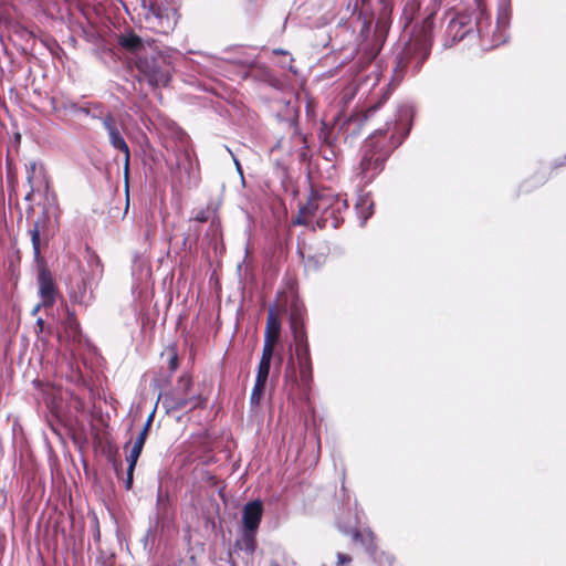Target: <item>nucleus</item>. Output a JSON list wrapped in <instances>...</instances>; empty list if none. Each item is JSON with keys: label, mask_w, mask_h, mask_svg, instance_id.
I'll return each instance as SVG.
<instances>
[{"label": "nucleus", "mask_w": 566, "mask_h": 566, "mask_svg": "<svg viewBox=\"0 0 566 566\" xmlns=\"http://www.w3.org/2000/svg\"><path fill=\"white\" fill-rule=\"evenodd\" d=\"M512 17L511 0L497 1V15L495 25L492 24L491 15L486 8L478 3L474 17L467 13H459L453 17L447 25L444 33V46L451 48L465 39L472 40L476 36L481 45L495 48L509 39V27Z\"/></svg>", "instance_id": "f257e3e1"}, {"label": "nucleus", "mask_w": 566, "mask_h": 566, "mask_svg": "<svg viewBox=\"0 0 566 566\" xmlns=\"http://www.w3.org/2000/svg\"><path fill=\"white\" fill-rule=\"evenodd\" d=\"M411 109L402 105L397 109V118L387 120L384 128L376 129L361 147V159L357 176L364 185L370 184L382 170L391 153L408 136Z\"/></svg>", "instance_id": "f03ea898"}, {"label": "nucleus", "mask_w": 566, "mask_h": 566, "mask_svg": "<svg viewBox=\"0 0 566 566\" xmlns=\"http://www.w3.org/2000/svg\"><path fill=\"white\" fill-rule=\"evenodd\" d=\"M432 28L433 21L431 17H428L420 25L415 27L409 40L397 49L391 83L398 85L407 74L415 75L420 71L430 55Z\"/></svg>", "instance_id": "7ed1b4c3"}, {"label": "nucleus", "mask_w": 566, "mask_h": 566, "mask_svg": "<svg viewBox=\"0 0 566 566\" xmlns=\"http://www.w3.org/2000/svg\"><path fill=\"white\" fill-rule=\"evenodd\" d=\"M192 379L188 375L179 377L177 385L171 390L160 394L158 400H161L166 413L205 407L206 399L200 394H191Z\"/></svg>", "instance_id": "20e7f679"}, {"label": "nucleus", "mask_w": 566, "mask_h": 566, "mask_svg": "<svg viewBox=\"0 0 566 566\" xmlns=\"http://www.w3.org/2000/svg\"><path fill=\"white\" fill-rule=\"evenodd\" d=\"M139 82L145 81L150 87L167 86L171 78V67L160 52L139 54L135 60Z\"/></svg>", "instance_id": "39448f33"}, {"label": "nucleus", "mask_w": 566, "mask_h": 566, "mask_svg": "<svg viewBox=\"0 0 566 566\" xmlns=\"http://www.w3.org/2000/svg\"><path fill=\"white\" fill-rule=\"evenodd\" d=\"M142 8L146 28L160 34H168L175 29L177 10L174 7L163 1L143 0Z\"/></svg>", "instance_id": "423d86ee"}, {"label": "nucleus", "mask_w": 566, "mask_h": 566, "mask_svg": "<svg viewBox=\"0 0 566 566\" xmlns=\"http://www.w3.org/2000/svg\"><path fill=\"white\" fill-rule=\"evenodd\" d=\"M295 344V358L300 371L301 382L304 389H310L313 380V367L307 342V334L297 332L293 335Z\"/></svg>", "instance_id": "0eeeda50"}, {"label": "nucleus", "mask_w": 566, "mask_h": 566, "mask_svg": "<svg viewBox=\"0 0 566 566\" xmlns=\"http://www.w3.org/2000/svg\"><path fill=\"white\" fill-rule=\"evenodd\" d=\"M103 127L107 134L109 145L115 150L124 154V175L127 180L129 174L130 150L123 134V130L125 129L124 124L119 123L115 116H113L105 119Z\"/></svg>", "instance_id": "6e6552de"}, {"label": "nucleus", "mask_w": 566, "mask_h": 566, "mask_svg": "<svg viewBox=\"0 0 566 566\" xmlns=\"http://www.w3.org/2000/svg\"><path fill=\"white\" fill-rule=\"evenodd\" d=\"M256 549V533L242 531L240 535L235 539L232 548L229 552V564L230 566H237L235 560L233 559V554L242 553V559L244 563H250L252 560L253 554Z\"/></svg>", "instance_id": "1a4fd4ad"}, {"label": "nucleus", "mask_w": 566, "mask_h": 566, "mask_svg": "<svg viewBox=\"0 0 566 566\" xmlns=\"http://www.w3.org/2000/svg\"><path fill=\"white\" fill-rule=\"evenodd\" d=\"M39 295L43 300L44 307H50L55 303L57 289L51 271L46 264L36 265Z\"/></svg>", "instance_id": "9d476101"}, {"label": "nucleus", "mask_w": 566, "mask_h": 566, "mask_svg": "<svg viewBox=\"0 0 566 566\" xmlns=\"http://www.w3.org/2000/svg\"><path fill=\"white\" fill-rule=\"evenodd\" d=\"M345 197L335 193L329 189H323L316 192H312L307 203L305 205V211H313V216L316 217L325 210L331 209L336 205V200H343Z\"/></svg>", "instance_id": "9b49d317"}, {"label": "nucleus", "mask_w": 566, "mask_h": 566, "mask_svg": "<svg viewBox=\"0 0 566 566\" xmlns=\"http://www.w3.org/2000/svg\"><path fill=\"white\" fill-rule=\"evenodd\" d=\"M348 209L347 199L336 200V205L328 210L319 213L316 220V224L318 228H327L337 229L340 223L344 221V212Z\"/></svg>", "instance_id": "f8f14e48"}, {"label": "nucleus", "mask_w": 566, "mask_h": 566, "mask_svg": "<svg viewBox=\"0 0 566 566\" xmlns=\"http://www.w3.org/2000/svg\"><path fill=\"white\" fill-rule=\"evenodd\" d=\"M263 515V503L260 500L248 502L242 510V531L258 533Z\"/></svg>", "instance_id": "ddd939ff"}, {"label": "nucleus", "mask_w": 566, "mask_h": 566, "mask_svg": "<svg viewBox=\"0 0 566 566\" xmlns=\"http://www.w3.org/2000/svg\"><path fill=\"white\" fill-rule=\"evenodd\" d=\"M290 311V327L292 335L295 333H306L305 323H304V313L305 307L304 304L300 301L297 296H293L289 303Z\"/></svg>", "instance_id": "4468645a"}, {"label": "nucleus", "mask_w": 566, "mask_h": 566, "mask_svg": "<svg viewBox=\"0 0 566 566\" xmlns=\"http://www.w3.org/2000/svg\"><path fill=\"white\" fill-rule=\"evenodd\" d=\"M355 209L360 220V226H365L367 220L374 214V201L368 192L361 190L358 193Z\"/></svg>", "instance_id": "2eb2a0df"}, {"label": "nucleus", "mask_w": 566, "mask_h": 566, "mask_svg": "<svg viewBox=\"0 0 566 566\" xmlns=\"http://www.w3.org/2000/svg\"><path fill=\"white\" fill-rule=\"evenodd\" d=\"M62 328L69 342L81 340V326L73 312L67 311L66 317L62 321Z\"/></svg>", "instance_id": "dca6fc26"}, {"label": "nucleus", "mask_w": 566, "mask_h": 566, "mask_svg": "<svg viewBox=\"0 0 566 566\" xmlns=\"http://www.w3.org/2000/svg\"><path fill=\"white\" fill-rule=\"evenodd\" d=\"M119 44L123 49L136 53V57L139 54L147 53L145 50L144 40L135 33H127L119 38Z\"/></svg>", "instance_id": "f3484780"}, {"label": "nucleus", "mask_w": 566, "mask_h": 566, "mask_svg": "<svg viewBox=\"0 0 566 566\" xmlns=\"http://www.w3.org/2000/svg\"><path fill=\"white\" fill-rule=\"evenodd\" d=\"M50 104L52 106L53 112L60 113H71L73 115H76L77 106L78 104L74 101H72L69 97L62 96L61 98L57 97H51Z\"/></svg>", "instance_id": "a211bd4d"}, {"label": "nucleus", "mask_w": 566, "mask_h": 566, "mask_svg": "<svg viewBox=\"0 0 566 566\" xmlns=\"http://www.w3.org/2000/svg\"><path fill=\"white\" fill-rule=\"evenodd\" d=\"M266 382L268 378L255 376V382L250 396L251 408H256L260 405L264 395Z\"/></svg>", "instance_id": "6ab92c4d"}, {"label": "nucleus", "mask_w": 566, "mask_h": 566, "mask_svg": "<svg viewBox=\"0 0 566 566\" xmlns=\"http://www.w3.org/2000/svg\"><path fill=\"white\" fill-rule=\"evenodd\" d=\"M49 221V217L45 213H42L29 228V231H36L38 233L43 234L44 245H48L50 240Z\"/></svg>", "instance_id": "aec40b11"}, {"label": "nucleus", "mask_w": 566, "mask_h": 566, "mask_svg": "<svg viewBox=\"0 0 566 566\" xmlns=\"http://www.w3.org/2000/svg\"><path fill=\"white\" fill-rule=\"evenodd\" d=\"M29 234L32 243L34 263L36 265H41L45 263V260L41 254V247L44 244L43 234H40L36 231H29Z\"/></svg>", "instance_id": "412c9836"}, {"label": "nucleus", "mask_w": 566, "mask_h": 566, "mask_svg": "<svg viewBox=\"0 0 566 566\" xmlns=\"http://www.w3.org/2000/svg\"><path fill=\"white\" fill-rule=\"evenodd\" d=\"M70 297L74 303L87 306L92 301V291H88L85 282H82L77 290L71 292Z\"/></svg>", "instance_id": "4be33fe9"}, {"label": "nucleus", "mask_w": 566, "mask_h": 566, "mask_svg": "<svg viewBox=\"0 0 566 566\" xmlns=\"http://www.w3.org/2000/svg\"><path fill=\"white\" fill-rule=\"evenodd\" d=\"M147 439V436L145 432H139L137 438L135 439L132 449L129 451V454L126 457L127 463H135L137 464L138 458L142 454L145 441Z\"/></svg>", "instance_id": "5701e85b"}, {"label": "nucleus", "mask_w": 566, "mask_h": 566, "mask_svg": "<svg viewBox=\"0 0 566 566\" xmlns=\"http://www.w3.org/2000/svg\"><path fill=\"white\" fill-rule=\"evenodd\" d=\"M170 506V496L167 492H165L159 485L157 491V499H156V510H157V517H165L168 512V507Z\"/></svg>", "instance_id": "b1692460"}, {"label": "nucleus", "mask_w": 566, "mask_h": 566, "mask_svg": "<svg viewBox=\"0 0 566 566\" xmlns=\"http://www.w3.org/2000/svg\"><path fill=\"white\" fill-rule=\"evenodd\" d=\"M90 104V118L101 120L104 125L107 117H113V113L107 111L105 106L99 102H88Z\"/></svg>", "instance_id": "393cba45"}, {"label": "nucleus", "mask_w": 566, "mask_h": 566, "mask_svg": "<svg viewBox=\"0 0 566 566\" xmlns=\"http://www.w3.org/2000/svg\"><path fill=\"white\" fill-rule=\"evenodd\" d=\"M273 356L274 353L262 350L261 359L256 369V376L269 379Z\"/></svg>", "instance_id": "a878e982"}, {"label": "nucleus", "mask_w": 566, "mask_h": 566, "mask_svg": "<svg viewBox=\"0 0 566 566\" xmlns=\"http://www.w3.org/2000/svg\"><path fill=\"white\" fill-rule=\"evenodd\" d=\"M281 322L275 313V308L271 307L268 313L266 326L264 333L280 335Z\"/></svg>", "instance_id": "bb28decb"}, {"label": "nucleus", "mask_w": 566, "mask_h": 566, "mask_svg": "<svg viewBox=\"0 0 566 566\" xmlns=\"http://www.w3.org/2000/svg\"><path fill=\"white\" fill-rule=\"evenodd\" d=\"M230 62L245 66L248 69H253L256 66V59L250 54H240L232 59H229Z\"/></svg>", "instance_id": "cd10ccee"}, {"label": "nucleus", "mask_w": 566, "mask_h": 566, "mask_svg": "<svg viewBox=\"0 0 566 566\" xmlns=\"http://www.w3.org/2000/svg\"><path fill=\"white\" fill-rule=\"evenodd\" d=\"M302 258L304 261V265L313 270H318L325 262V258L322 254L304 256V254L302 253Z\"/></svg>", "instance_id": "c85d7f7f"}, {"label": "nucleus", "mask_w": 566, "mask_h": 566, "mask_svg": "<svg viewBox=\"0 0 566 566\" xmlns=\"http://www.w3.org/2000/svg\"><path fill=\"white\" fill-rule=\"evenodd\" d=\"M314 217L313 211H305V205L300 208L298 214L293 220V224L295 226H306L307 224V218Z\"/></svg>", "instance_id": "c756f323"}, {"label": "nucleus", "mask_w": 566, "mask_h": 566, "mask_svg": "<svg viewBox=\"0 0 566 566\" xmlns=\"http://www.w3.org/2000/svg\"><path fill=\"white\" fill-rule=\"evenodd\" d=\"M279 339V335L264 333V344L263 352H272L274 353L275 344Z\"/></svg>", "instance_id": "7c9ffc66"}, {"label": "nucleus", "mask_w": 566, "mask_h": 566, "mask_svg": "<svg viewBox=\"0 0 566 566\" xmlns=\"http://www.w3.org/2000/svg\"><path fill=\"white\" fill-rule=\"evenodd\" d=\"M285 380L291 381L293 385H297V378H296V374H295V365H294L293 357L290 358V360L286 365Z\"/></svg>", "instance_id": "2f4dec72"}, {"label": "nucleus", "mask_w": 566, "mask_h": 566, "mask_svg": "<svg viewBox=\"0 0 566 566\" xmlns=\"http://www.w3.org/2000/svg\"><path fill=\"white\" fill-rule=\"evenodd\" d=\"M136 468L135 463H128L126 478L124 479V486L128 491L133 488L134 483V470Z\"/></svg>", "instance_id": "473e14b6"}, {"label": "nucleus", "mask_w": 566, "mask_h": 566, "mask_svg": "<svg viewBox=\"0 0 566 566\" xmlns=\"http://www.w3.org/2000/svg\"><path fill=\"white\" fill-rule=\"evenodd\" d=\"M178 366H179L178 356L174 349H170L169 358H168V369H169L170 375L174 374L178 369Z\"/></svg>", "instance_id": "72a5a7b5"}, {"label": "nucleus", "mask_w": 566, "mask_h": 566, "mask_svg": "<svg viewBox=\"0 0 566 566\" xmlns=\"http://www.w3.org/2000/svg\"><path fill=\"white\" fill-rule=\"evenodd\" d=\"M336 557H337L336 566H345V565H348L352 563V557L347 554L338 552L336 554Z\"/></svg>", "instance_id": "f704fd0d"}, {"label": "nucleus", "mask_w": 566, "mask_h": 566, "mask_svg": "<svg viewBox=\"0 0 566 566\" xmlns=\"http://www.w3.org/2000/svg\"><path fill=\"white\" fill-rule=\"evenodd\" d=\"M155 412H156V408L149 413V416L146 419V422L144 423L143 429L140 430V432H145L146 436H148V432H149L150 427L153 424Z\"/></svg>", "instance_id": "c9c22d12"}, {"label": "nucleus", "mask_w": 566, "mask_h": 566, "mask_svg": "<svg viewBox=\"0 0 566 566\" xmlns=\"http://www.w3.org/2000/svg\"><path fill=\"white\" fill-rule=\"evenodd\" d=\"M224 148L232 156L234 165H235V168H237V171L239 172V175L243 179V170H242V166H241L239 159L234 156V154L232 153V150L228 146H224Z\"/></svg>", "instance_id": "e433bc0d"}, {"label": "nucleus", "mask_w": 566, "mask_h": 566, "mask_svg": "<svg viewBox=\"0 0 566 566\" xmlns=\"http://www.w3.org/2000/svg\"><path fill=\"white\" fill-rule=\"evenodd\" d=\"M209 219V216H208V211L207 210H199L195 217H193V220L198 221V222H206L208 221Z\"/></svg>", "instance_id": "4c0bfd02"}, {"label": "nucleus", "mask_w": 566, "mask_h": 566, "mask_svg": "<svg viewBox=\"0 0 566 566\" xmlns=\"http://www.w3.org/2000/svg\"><path fill=\"white\" fill-rule=\"evenodd\" d=\"M294 59L292 55H290L289 62H282L281 67L287 69L293 74H297V70L293 65Z\"/></svg>", "instance_id": "58836bf2"}, {"label": "nucleus", "mask_w": 566, "mask_h": 566, "mask_svg": "<svg viewBox=\"0 0 566 566\" xmlns=\"http://www.w3.org/2000/svg\"><path fill=\"white\" fill-rule=\"evenodd\" d=\"M90 113L91 112H90V104H88V102L85 103L84 105H78L77 106L76 115L77 114H83V115L90 117Z\"/></svg>", "instance_id": "ea45409f"}, {"label": "nucleus", "mask_w": 566, "mask_h": 566, "mask_svg": "<svg viewBox=\"0 0 566 566\" xmlns=\"http://www.w3.org/2000/svg\"><path fill=\"white\" fill-rule=\"evenodd\" d=\"M386 98H387V95H384V96H382V99H381L379 103H377V104H376V105H374V106H370V107H369V109H368V114H369V115H371L373 113H375V112L377 111V108H379V107H380V104H381V103H384V101H385Z\"/></svg>", "instance_id": "a19ab883"}, {"label": "nucleus", "mask_w": 566, "mask_h": 566, "mask_svg": "<svg viewBox=\"0 0 566 566\" xmlns=\"http://www.w3.org/2000/svg\"><path fill=\"white\" fill-rule=\"evenodd\" d=\"M41 307H44L43 301L33 307L31 315H36Z\"/></svg>", "instance_id": "79ce46f5"}, {"label": "nucleus", "mask_w": 566, "mask_h": 566, "mask_svg": "<svg viewBox=\"0 0 566 566\" xmlns=\"http://www.w3.org/2000/svg\"><path fill=\"white\" fill-rule=\"evenodd\" d=\"M36 327H39V331H38L39 333L43 332V328H44V321H43V318L39 317L36 319Z\"/></svg>", "instance_id": "37998d69"}, {"label": "nucleus", "mask_w": 566, "mask_h": 566, "mask_svg": "<svg viewBox=\"0 0 566 566\" xmlns=\"http://www.w3.org/2000/svg\"><path fill=\"white\" fill-rule=\"evenodd\" d=\"M352 536H353V539L356 541V542L361 541V537H363L361 533L359 531H357V530H355L353 532Z\"/></svg>", "instance_id": "c03bdc74"}, {"label": "nucleus", "mask_w": 566, "mask_h": 566, "mask_svg": "<svg viewBox=\"0 0 566 566\" xmlns=\"http://www.w3.org/2000/svg\"><path fill=\"white\" fill-rule=\"evenodd\" d=\"M273 54H282V55H290L287 51L283 50V49H274L273 50Z\"/></svg>", "instance_id": "a18cd8bd"}, {"label": "nucleus", "mask_w": 566, "mask_h": 566, "mask_svg": "<svg viewBox=\"0 0 566 566\" xmlns=\"http://www.w3.org/2000/svg\"><path fill=\"white\" fill-rule=\"evenodd\" d=\"M378 54V50L373 49L368 54V61H371Z\"/></svg>", "instance_id": "49530a36"}, {"label": "nucleus", "mask_w": 566, "mask_h": 566, "mask_svg": "<svg viewBox=\"0 0 566 566\" xmlns=\"http://www.w3.org/2000/svg\"><path fill=\"white\" fill-rule=\"evenodd\" d=\"M521 190H522L523 192H528V191H531V188H528V187H527V182H524V184L521 186Z\"/></svg>", "instance_id": "de8ad7c7"}, {"label": "nucleus", "mask_w": 566, "mask_h": 566, "mask_svg": "<svg viewBox=\"0 0 566 566\" xmlns=\"http://www.w3.org/2000/svg\"><path fill=\"white\" fill-rule=\"evenodd\" d=\"M139 262H140V258L138 255H136L135 259H134L133 270H135V268L139 264Z\"/></svg>", "instance_id": "09e8293b"}, {"label": "nucleus", "mask_w": 566, "mask_h": 566, "mask_svg": "<svg viewBox=\"0 0 566 566\" xmlns=\"http://www.w3.org/2000/svg\"><path fill=\"white\" fill-rule=\"evenodd\" d=\"M544 182V179H541L537 181L536 186L542 185Z\"/></svg>", "instance_id": "8fccbe9b"}, {"label": "nucleus", "mask_w": 566, "mask_h": 566, "mask_svg": "<svg viewBox=\"0 0 566 566\" xmlns=\"http://www.w3.org/2000/svg\"><path fill=\"white\" fill-rule=\"evenodd\" d=\"M31 196H32V193H31V192H30V193H28V195H27V197H25V199H27V200H29V199L31 198Z\"/></svg>", "instance_id": "3c124183"}, {"label": "nucleus", "mask_w": 566, "mask_h": 566, "mask_svg": "<svg viewBox=\"0 0 566 566\" xmlns=\"http://www.w3.org/2000/svg\"><path fill=\"white\" fill-rule=\"evenodd\" d=\"M270 566H279L276 562H272Z\"/></svg>", "instance_id": "603ef678"}, {"label": "nucleus", "mask_w": 566, "mask_h": 566, "mask_svg": "<svg viewBox=\"0 0 566 566\" xmlns=\"http://www.w3.org/2000/svg\"><path fill=\"white\" fill-rule=\"evenodd\" d=\"M562 165H563V164H560V163H555V164H554V166H555V167H559V166H562Z\"/></svg>", "instance_id": "864d4df0"}, {"label": "nucleus", "mask_w": 566, "mask_h": 566, "mask_svg": "<svg viewBox=\"0 0 566 566\" xmlns=\"http://www.w3.org/2000/svg\"><path fill=\"white\" fill-rule=\"evenodd\" d=\"M0 539H4V534L0 532Z\"/></svg>", "instance_id": "5fc2aeb1"}]
</instances>
